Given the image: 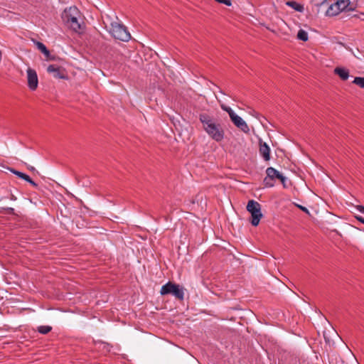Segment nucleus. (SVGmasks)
<instances>
[{"mask_svg":"<svg viewBox=\"0 0 364 364\" xmlns=\"http://www.w3.org/2000/svg\"><path fill=\"white\" fill-rule=\"evenodd\" d=\"M198 119L203 125V129L212 139L217 142L223 140L224 129L221 124L216 122L213 115L207 112H200Z\"/></svg>","mask_w":364,"mask_h":364,"instance_id":"1","label":"nucleus"},{"mask_svg":"<svg viewBox=\"0 0 364 364\" xmlns=\"http://www.w3.org/2000/svg\"><path fill=\"white\" fill-rule=\"evenodd\" d=\"M80 11L76 6H72L65 9L62 18L63 21L74 31L77 32L82 29L81 24L78 21Z\"/></svg>","mask_w":364,"mask_h":364,"instance_id":"2","label":"nucleus"},{"mask_svg":"<svg viewBox=\"0 0 364 364\" xmlns=\"http://www.w3.org/2000/svg\"><path fill=\"white\" fill-rule=\"evenodd\" d=\"M160 293L161 295L171 294L180 301H183L184 299V288L171 282H168L163 285Z\"/></svg>","mask_w":364,"mask_h":364,"instance_id":"3","label":"nucleus"},{"mask_svg":"<svg viewBox=\"0 0 364 364\" xmlns=\"http://www.w3.org/2000/svg\"><path fill=\"white\" fill-rule=\"evenodd\" d=\"M109 33L115 39L122 41L127 42L131 39V34L122 23L112 22Z\"/></svg>","mask_w":364,"mask_h":364,"instance_id":"4","label":"nucleus"},{"mask_svg":"<svg viewBox=\"0 0 364 364\" xmlns=\"http://www.w3.org/2000/svg\"><path fill=\"white\" fill-rule=\"evenodd\" d=\"M246 208L251 214L250 223L252 225L257 226L261 218L263 217L261 212V205L254 200H250L248 201Z\"/></svg>","mask_w":364,"mask_h":364,"instance_id":"5","label":"nucleus"},{"mask_svg":"<svg viewBox=\"0 0 364 364\" xmlns=\"http://www.w3.org/2000/svg\"><path fill=\"white\" fill-rule=\"evenodd\" d=\"M28 86L31 90H36L38 87V80L35 70L28 68L27 70Z\"/></svg>","mask_w":364,"mask_h":364,"instance_id":"6","label":"nucleus"},{"mask_svg":"<svg viewBox=\"0 0 364 364\" xmlns=\"http://www.w3.org/2000/svg\"><path fill=\"white\" fill-rule=\"evenodd\" d=\"M266 174L270 178H273V181L275 180L276 178L279 179L282 183L284 188H287V178L284 176H283L279 171L276 170L274 168L268 167L266 169Z\"/></svg>","mask_w":364,"mask_h":364,"instance_id":"7","label":"nucleus"},{"mask_svg":"<svg viewBox=\"0 0 364 364\" xmlns=\"http://www.w3.org/2000/svg\"><path fill=\"white\" fill-rule=\"evenodd\" d=\"M259 152L261 156L265 161L270 160V148L266 142L262 141V139L259 141Z\"/></svg>","mask_w":364,"mask_h":364,"instance_id":"8","label":"nucleus"},{"mask_svg":"<svg viewBox=\"0 0 364 364\" xmlns=\"http://www.w3.org/2000/svg\"><path fill=\"white\" fill-rule=\"evenodd\" d=\"M47 72L53 74V77L58 79H65L66 76L63 70L59 67L55 65H50L47 68Z\"/></svg>","mask_w":364,"mask_h":364,"instance_id":"9","label":"nucleus"},{"mask_svg":"<svg viewBox=\"0 0 364 364\" xmlns=\"http://www.w3.org/2000/svg\"><path fill=\"white\" fill-rule=\"evenodd\" d=\"M232 122L244 133H249L250 129L247 124L240 116L237 115Z\"/></svg>","mask_w":364,"mask_h":364,"instance_id":"10","label":"nucleus"},{"mask_svg":"<svg viewBox=\"0 0 364 364\" xmlns=\"http://www.w3.org/2000/svg\"><path fill=\"white\" fill-rule=\"evenodd\" d=\"M9 170L11 173H13L20 178L23 179L24 181L28 182L32 186L36 188H38V185L35 181H33L28 175L21 171H18L17 170H15L14 168H10Z\"/></svg>","mask_w":364,"mask_h":364,"instance_id":"11","label":"nucleus"},{"mask_svg":"<svg viewBox=\"0 0 364 364\" xmlns=\"http://www.w3.org/2000/svg\"><path fill=\"white\" fill-rule=\"evenodd\" d=\"M37 48L44 54L47 60H54V57L50 55L49 50L46 48V46L41 42L36 41L35 42Z\"/></svg>","mask_w":364,"mask_h":364,"instance_id":"12","label":"nucleus"},{"mask_svg":"<svg viewBox=\"0 0 364 364\" xmlns=\"http://www.w3.org/2000/svg\"><path fill=\"white\" fill-rule=\"evenodd\" d=\"M336 4L341 9V11L353 10L350 0H337Z\"/></svg>","mask_w":364,"mask_h":364,"instance_id":"13","label":"nucleus"},{"mask_svg":"<svg viewBox=\"0 0 364 364\" xmlns=\"http://www.w3.org/2000/svg\"><path fill=\"white\" fill-rule=\"evenodd\" d=\"M334 73L343 80H347L349 77L348 70L343 67H336L334 69Z\"/></svg>","mask_w":364,"mask_h":364,"instance_id":"14","label":"nucleus"},{"mask_svg":"<svg viewBox=\"0 0 364 364\" xmlns=\"http://www.w3.org/2000/svg\"><path fill=\"white\" fill-rule=\"evenodd\" d=\"M341 11V9L336 5V3L332 4L326 11V16H333L338 14Z\"/></svg>","mask_w":364,"mask_h":364,"instance_id":"15","label":"nucleus"},{"mask_svg":"<svg viewBox=\"0 0 364 364\" xmlns=\"http://www.w3.org/2000/svg\"><path fill=\"white\" fill-rule=\"evenodd\" d=\"M286 4L296 11L302 12L304 11L303 5L297 3L295 1H289L286 3Z\"/></svg>","mask_w":364,"mask_h":364,"instance_id":"16","label":"nucleus"},{"mask_svg":"<svg viewBox=\"0 0 364 364\" xmlns=\"http://www.w3.org/2000/svg\"><path fill=\"white\" fill-rule=\"evenodd\" d=\"M37 331L38 333L46 335L52 331V327L50 326H40L38 327Z\"/></svg>","mask_w":364,"mask_h":364,"instance_id":"17","label":"nucleus"},{"mask_svg":"<svg viewBox=\"0 0 364 364\" xmlns=\"http://www.w3.org/2000/svg\"><path fill=\"white\" fill-rule=\"evenodd\" d=\"M297 38L304 42L307 41L309 38L307 32L303 29H300L297 33Z\"/></svg>","mask_w":364,"mask_h":364,"instance_id":"18","label":"nucleus"},{"mask_svg":"<svg viewBox=\"0 0 364 364\" xmlns=\"http://www.w3.org/2000/svg\"><path fill=\"white\" fill-rule=\"evenodd\" d=\"M0 213L15 215V210L13 208L6 207L0 208Z\"/></svg>","mask_w":364,"mask_h":364,"instance_id":"19","label":"nucleus"},{"mask_svg":"<svg viewBox=\"0 0 364 364\" xmlns=\"http://www.w3.org/2000/svg\"><path fill=\"white\" fill-rule=\"evenodd\" d=\"M273 181V178H270L267 175V176L263 180V183L265 187L271 188L273 187L274 185Z\"/></svg>","mask_w":364,"mask_h":364,"instance_id":"20","label":"nucleus"},{"mask_svg":"<svg viewBox=\"0 0 364 364\" xmlns=\"http://www.w3.org/2000/svg\"><path fill=\"white\" fill-rule=\"evenodd\" d=\"M353 82L359 85L361 88H364V77H357L354 79Z\"/></svg>","mask_w":364,"mask_h":364,"instance_id":"21","label":"nucleus"},{"mask_svg":"<svg viewBox=\"0 0 364 364\" xmlns=\"http://www.w3.org/2000/svg\"><path fill=\"white\" fill-rule=\"evenodd\" d=\"M215 1L220 3V4H223L226 6H231L232 5V2H231V0H215Z\"/></svg>","mask_w":364,"mask_h":364,"instance_id":"22","label":"nucleus"},{"mask_svg":"<svg viewBox=\"0 0 364 364\" xmlns=\"http://www.w3.org/2000/svg\"><path fill=\"white\" fill-rule=\"evenodd\" d=\"M296 206L301 210H302L303 212L306 213H309V210L304 207V206H302L301 205H296Z\"/></svg>","mask_w":364,"mask_h":364,"instance_id":"23","label":"nucleus"},{"mask_svg":"<svg viewBox=\"0 0 364 364\" xmlns=\"http://www.w3.org/2000/svg\"><path fill=\"white\" fill-rule=\"evenodd\" d=\"M228 114L231 121L233 120L237 116V114H236L233 110L230 112Z\"/></svg>","mask_w":364,"mask_h":364,"instance_id":"24","label":"nucleus"},{"mask_svg":"<svg viewBox=\"0 0 364 364\" xmlns=\"http://www.w3.org/2000/svg\"><path fill=\"white\" fill-rule=\"evenodd\" d=\"M221 107L224 111L227 112L228 114L230 113V112L232 111V109L230 107L225 105H222Z\"/></svg>","mask_w":364,"mask_h":364,"instance_id":"25","label":"nucleus"},{"mask_svg":"<svg viewBox=\"0 0 364 364\" xmlns=\"http://www.w3.org/2000/svg\"><path fill=\"white\" fill-rule=\"evenodd\" d=\"M355 218L360 221V223H364V218L360 216V215H358V216H355Z\"/></svg>","mask_w":364,"mask_h":364,"instance_id":"26","label":"nucleus"},{"mask_svg":"<svg viewBox=\"0 0 364 364\" xmlns=\"http://www.w3.org/2000/svg\"><path fill=\"white\" fill-rule=\"evenodd\" d=\"M28 168L33 173H38V171L33 166H28Z\"/></svg>","mask_w":364,"mask_h":364,"instance_id":"27","label":"nucleus"},{"mask_svg":"<svg viewBox=\"0 0 364 364\" xmlns=\"http://www.w3.org/2000/svg\"><path fill=\"white\" fill-rule=\"evenodd\" d=\"M358 209L361 212V213H364V205H358Z\"/></svg>","mask_w":364,"mask_h":364,"instance_id":"28","label":"nucleus"},{"mask_svg":"<svg viewBox=\"0 0 364 364\" xmlns=\"http://www.w3.org/2000/svg\"><path fill=\"white\" fill-rule=\"evenodd\" d=\"M10 199L11 200H16L17 198H16V197L14 195L11 194Z\"/></svg>","mask_w":364,"mask_h":364,"instance_id":"29","label":"nucleus"},{"mask_svg":"<svg viewBox=\"0 0 364 364\" xmlns=\"http://www.w3.org/2000/svg\"><path fill=\"white\" fill-rule=\"evenodd\" d=\"M327 1V0H320L321 4H323Z\"/></svg>","mask_w":364,"mask_h":364,"instance_id":"30","label":"nucleus"},{"mask_svg":"<svg viewBox=\"0 0 364 364\" xmlns=\"http://www.w3.org/2000/svg\"><path fill=\"white\" fill-rule=\"evenodd\" d=\"M1 58H2V53H1V51L0 50V62L1 61Z\"/></svg>","mask_w":364,"mask_h":364,"instance_id":"31","label":"nucleus"},{"mask_svg":"<svg viewBox=\"0 0 364 364\" xmlns=\"http://www.w3.org/2000/svg\"><path fill=\"white\" fill-rule=\"evenodd\" d=\"M3 200V198L0 196V201Z\"/></svg>","mask_w":364,"mask_h":364,"instance_id":"32","label":"nucleus"}]
</instances>
